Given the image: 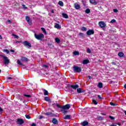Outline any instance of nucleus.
I'll list each match as a JSON object with an SVG mask.
<instances>
[{"label":"nucleus","instance_id":"4be33fe9","mask_svg":"<svg viewBox=\"0 0 126 126\" xmlns=\"http://www.w3.org/2000/svg\"><path fill=\"white\" fill-rule=\"evenodd\" d=\"M43 94L45 96H47V95H49V93L48 92V91L46 90V89L44 90Z\"/></svg>","mask_w":126,"mask_h":126},{"label":"nucleus","instance_id":"f3484780","mask_svg":"<svg viewBox=\"0 0 126 126\" xmlns=\"http://www.w3.org/2000/svg\"><path fill=\"white\" fill-rule=\"evenodd\" d=\"M77 93H83L84 92V91H83L81 88H77Z\"/></svg>","mask_w":126,"mask_h":126},{"label":"nucleus","instance_id":"603ef678","mask_svg":"<svg viewBox=\"0 0 126 126\" xmlns=\"http://www.w3.org/2000/svg\"><path fill=\"white\" fill-rule=\"evenodd\" d=\"M118 11L119 10H118L117 9H113V12H115L116 13H117V12H118Z\"/></svg>","mask_w":126,"mask_h":126},{"label":"nucleus","instance_id":"09e8293b","mask_svg":"<svg viewBox=\"0 0 126 126\" xmlns=\"http://www.w3.org/2000/svg\"><path fill=\"white\" fill-rule=\"evenodd\" d=\"M115 22H116V20H115V19H112V20L110 21V23H115Z\"/></svg>","mask_w":126,"mask_h":126},{"label":"nucleus","instance_id":"72a5a7b5","mask_svg":"<svg viewBox=\"0 0 126 126\" xmlns=\"http://www.w3.org/2000/svg\"><path fill=\"white\" fill-rule=\"evenodd\" d=\"M85 12H86V13H87L88 14L89 13H90L91 11H90V9L89 8H88V9H86V10L85 11Z\"/></svg>","mask_w":126,"mask_h":126},{"label":"nucleus","instance_id":"9b49d317","mask_svg":"<svg viewBox=\"0 0 126 126\" xmlns=\"http://www.w3.org/2000/svg\"><path fill=\"white\" fill-rule=\"evenodd\" d=\"M26 20L30 25H31V21H30V17L29 16H26Z\"/></svg>","mask_w":126,"mask_h":126},{"label":"nucleus","instance_id":"39448f33","mask_svg":"<svg viewBox=\"0 0 126 126\" xmlns=\"http://www.w3.org/2000/svg\"><path fill=\"white\" fill-rule=\"evenodd\" d=\"M94 33L95 32H94V30H89L87 32L86 34L87 36H91V35H94Z\"/></svg>","mask_w":126,"mask_h":126},{"label":"nucleus","instance_id":"49530a36","mask_svg":"<svg viewBox=\"0 0 126 126\" xmlns=\"http://www.w3.org/2000/svg\"><path fill=\"white\" fill-rule=\"evenodd\" d=\"M22 8H24L25 9H27V7H26V6H25V5L22 4Z\"/></svg>","mask_w":126,"mask_h":126},{"label":"nucleus","instance_id":"f03ea898","mask_svg":"<svg viewBox=\"0 0 126 126\" xmlns=\"http://www.w3.org/2000/svg\"><path fill=\"white\" fill-rule=\"evenodd\" d=\"M1 58H2L3 59V63L4 64L7 65L10 63V61L9 59H8V58L6 56H4L3 55H0Z\"/></svg>","mask_w":126,"mask_h":126},{"label":"nucleus","instance_id":"c756f323","mask_svg":"<svg viewBox=\"0 0 126 126\" xmlns=\"http://www.w3.org/2000/svg\"><path fill=\"white\" fill-rule=\"evenodd\" d=\"M74 56H78L79 55V52L75 51L73 52Z\"/></svg>","mask_w":126,"mask_h":126},{"label":"nucleus","instance_id":"cd10ccee","mask_svg":"<svg viewBox=\"0 0 126 126\" xmlns=\"http://www.w3.org/2000/svg\"><path fill=\"white\" fill-rule=\"evenodd\" d=\"M55 28H57V29H59V28H61V26H60V24L56 23L55 24V26H54Z\"/></svg>","mask_w":126,"mask_h":126},{"label":"nucleus","instance_id":"58836bf2","mask_svg":"<svg viewBox=\"0 0 126 126\" xmlns=\"http://www.w3.org/2000/svg\"><path fill=\"white\" fill-rule=\"evenodd\" d=\"M12 36H13L14 38H15V39H18V35H17L16 34H12Z\"/></svg>","mask_w":126,"mask_h":126},{"label":"nucleus","instance_id":"f8f14e48","mask_svg":"<svg viewBox=\"0 0 126 126\" xmlns=\"http://www.w3.org/2000/svg\"><path fill=\"white\" fill-rule=\"evenodd\" d=\"M52 123L54 125H58V124H59V121H58V120H57V119L53 118L52 120Z\"/></svg>","mask_w":126,"mask_h":126},{"label":"nucleus","instance_id":"423d86ee","mask_svg":"<svg viewBox=\"0 0 126 126\" xmlns=\"http://www.w3.org/2000/svg\"><path fill=\"white\" fill-rule=\"evenodd\" d=\"M98 25L100 28H105L107 25L105 23V22L100 21L98 23Z\"/></svg>","mask_w":126,"mask_h":126},{"label":"nucleus","instance_id":"f257e3e1","mask_svg":"<svg viewBox=\"0 0 126 126\" xmlns=\"http://www.w3.org/2000/svg\"><path fill=\"white\" fill-rule=\"evenodd\" d=\"M34 37L35 39H37V40L42 41L43 39H44V34L43 33H39V34H37V33H35Z\"/></svg>","mask_w":126,"mask_h":126},{"label":"nucleus","instance_id":"1a4fd4ad","mask_svg":"<svg viewBox=\"0 0 126 126\" xmlns=\"http://www.w3.org/2000/svg\"><path fill=\"white\" fill-rule=\"evenodd\" d=\"M79 87V86L78 85H74L71 86V88H72L74 90H76L77 88Z\"/></svg>","mask_w":126,"mask_h":126},{"label":"nucleus","instance_id":"7ed1b4c3","mask_svg":"<svg viewBox=\"0 0 126 126\" xmlns=\"http://www.w3.org/2000/svg\"><path fill=\"white\" fill-rule=\"evenodd\" d=\"M73 71L75 73H79V72H81V71H82V69H81V67L77 66H75L74 65L73 67Z\"/></svg>","mask_w":126,"mask_h":126},{"label":"nucleus","instance_id":"de8ad7c7","mask_svg":"<svg viewBox=\"0 0 126 126\" xmlns=\"http://www.w3.org/2000/svg\"><path fill=\"white\" fill-rule=\"evenodd\" d=\"M33 89H36L37 88V84H34L33 86Z\"/></svg>","mask_w":126,"mask_h":126},{"label":"nucleus","instance_id":"6ab92c4d","mask_svg":"<svg viewBox=\"0 0 126 126\" xmlns=\"http://www.w3.org/2000/svg\"><path fill=\"white\" fill-rule=\"evenodd\" d=\"M62 16L63 18H65L66 19L68 18V15L64 13H62Z\"/></svg>","mask_w":126,"mask_h":126},{"label":"nucleus","instance_id":"e433bc0d","mask_svg":"<svg viewBox=\"0 0 126 126\" xmlns=\"http://www.w3.org/2000/svg\"><path fill=\"white\" fill-rule=\"evenodd\" d=\"M87 53H88V54H91V50H90V48L87 49Z\"/></svg>","mask_w":126,"mask_h":126},{"label":"nucleus","instance_id":"680f3d73","mask_svg":"<svg viewBox=\"0 0 126 126\" xmlns=\"http://www.w3.org/2000/svg\"><path fill=\"white\" fill-rule=\"evenodd\" d=\"M101 115H102V116H106V113H101Z\"/></svg>","mask_w":126,"mask_h":126},{"label":"nucleus","instance_id":"aec40b11","mask_svg":"<svg viewBox=\"0 0 126 126\" xmlns=\"http://www.w3.org/2000/svg\"><path fill=\"white\" fill-rule=\"evenodd\" d=\"M44 115H45V116H49L50 117H52V116H53V113L52 112H46L44 113Z\"/></svg>","mask_w":126,"mask_h":126},{"label":"nucleus","instance_id":"f704fd0d","mask_svg":"<svg viewBox=\"0 0 126 126\" xmlns=\"http://www.w3.org/2000/svg\"><path fill=\"white\" fill-rule=\"evenodd\" d=\"M93 103H94V105H98V102L95 99H93Z\"/></svg>","mask_w":126,"mask_h":126},{"label":"nucleus","instance_id":"412c9836","mask_svg":"<svg viewBox=\"0 0 126 126\" xmlns=\"http://www.w3.org/2000/svg\"><path fill=\"white\" fill-rule=\"evenodd\" d=\"M63 119L64 120H70V115H67L63 118Z\"/></svg>","mask_w":126,"mask_h":126},{"label":"nucleus","instance_id":"473e14b6","mask_svg":"<svg viewBox=\"0 0 126 126\" xmlns=\"http://www.w3.org/2000/svg\"><path fill=\"white\" fill-rule=\"evenodd\" d=\"M81 30L82 31H83V32H84V31H87V29L85 27H83L81 28Z\"/></svg>","mask_w":126,"mask_h":126},{"label":"nucleus","instance_id":"6e6d98bb","mask_svg":"<svg viewBox=\"0 0 126 126\" xmlns=\"http://www.w3.org/2000/svg\"><path fill=\"white\" fill-rule=\"evenodd\" d=\"M67 87L68 88H70V87L71 88V85L68 84V85L67 86Z\"/></svg>","mask_w":126,"mask_h":126},{"label":"nucleus","instance_id":"393cba45","mask_svg":"<svg viewBox=\"0 0 126 126\" xmlns=\"http://www.w3.org/2000/svg\"><path fill=\"white\" fill-rule=\"evenodd\" d=\"M97 87H98V88H103V83L101 82L98 83Z\"/></svg>","mask_w":126,"mask_h":126},{"label":"nucleus","instance_id":"a211bd4d","mask_svg":"<svg viewBox=\"0 0 126 126\" xmlns=\"http://www.w3.org/2000/svg\"><path fill=\"white\" fill-rule=\"evenodd\" d=\"M81 125L83 126H88L89 123L87 121H84L81 123Z\"/></svg>","mask_w":126,"mask_h":126},{"label":"nucleus","instance_id":"0e129e2a","mask_svg":"<svg viewBox=\"0 0 126 126\" xmlns=\"http://www.w3.org/2000/svg\"><path fill=\"white\" fill-rule=\"evenodd\" d=\"M51 13H55V11L54 10H52L51 11Z\"/></svg>","mask_w":126,"mask_h":126},{"label":"nucleus","instance_id":"4468645a","mask_svg":"<svg viewBox=\"0 0 126 126\" xmlns=\"http://www.w3.org/2000/svg\"><path fill=\"white\" fill-rule=\"evenodd\" d=\"M17 64H18L19 65H22V66H25V64L22 63H21V61L19 60H18L17 61Z\"/></svg>","mask_w":126,"mask_h":126},{"label":"nucleus","instance_id":"c85d7f7f","mask_svg":"<svg viewBox=\"0 0 126 126\" xmlns=\"http://www.w3.org/2000/svg\"><path fill=\"white\" fill-rule=\"evenodd\" d=\"M41 29L42 31L43 32V33H44L45 35H47V31H46V29H45V28H41Z\"/></svg>","mask_w":126,"mask_h":126},{"label":"nucleus","instance_id":"e2e57ef3","mask_svg":"<svg viewBox=\"0 0 126 126\" xmlns=\"http://www.w3.org/2000/svg\"><path fill=\"white\" fill-rule=\"evenodd\" d=\"M32 126H36V124H35V123H32Z\"/></svg>","mask_w":126,"mask_h":126},{"label":"nucleus","instance_id":"37998d69","mask_svg":"<svg viewBox=\"0 0 126 126\" xmlns=\"http://www.w3.org/2000/svg\"><path fill=\"white\" fill-rule=\"evenodd\" d=\"M64 109H61V111L63 113V114H66V111L64 110Z\"/></svg>","mask_w":126,"mask_h":126},{"label":"nucleus","instance_id":"338daca9","mask_svg":"<svg viewBox=\"0 0 126 126\" xmlns=\"http://www.w3.org/2000/svg\"><path fill=\"white\" fill-rule=\"evenodd\" d=\"M124 113L125 114L126 116V110H123Z\"/></svg>","mask_w":126,"mask_h":126},{"label":"nucleus","instance_id":"a19ab883","mask_svg":"<svg viewBox=\"0 0 126 126\" xmlns=\"http://www.w3.org/2000/svg\"><path fill=\"white\" fill-rule=\"evenodd\" d=\"M25 117H26V119H28V120L31 119V117H30V116H29L28 115H26Z\"/></svg>","mask_w":126,"mask_h":126},{"label":"nucleus","instance_id":"a18cd8bd","mask_svg":"<svg viewBox=\"0 0 126 126\" xmlns=\"http://www.w3.org/2000/svg\"><path fill=\"white\" fill-rule=\"evenodd\" d=\"M110 105L111 106H117L118 104L117 103H114L113 102H110Z\"/></svg>","mask_w":126,"mask_h":126},{"label":"nucleus","instance_id":"20e7f679","mask_svg":"<svg viewBox=\"0 0 126 126\" xmlns=\"http://www.w3.org/2000/svg\"><path fill=\"white\" fill-rule=\"evenodd\" d=\"M23 44L25 47H27L29 49H31V48H32V45H31V43L26 40L23 42Z\"/></svg>","mask_w":126,"mask_h":126},{"label":"nucleus","instance_id":"0eeeda50","mask_svg":"<svg viewBox=\"0 0 126 126\" xmlns=\"http://www.w3.org/2000/svg\"><path fill=\"white\" fill-rule=\"evenodd\" d=\"M17 124L20 126L24 124V120L22 119L19 118L17 120Z\"/></svg>","mask_w":126,"mask_h":126},{"label":"nucleus","instance_id":"774afa93","mask_svg":"<svg viewBox=\"0 0 126 126\" xmlns=\"http://www.w3.org/2000/svg\"><path fill=\"white\" fill-rule=\"evenodd\" d=\"M124 88H125V89H126V84L124 85Z\"/></svg>","mask_w":126,"mask_h":126},{"label":"nucleus","instance_id":"2f4dec72","mask_svg":"<svg viewBox=\"0 0 126 126\" xmlns=\"http://www.w3.org/2000/svg\"><path fill=\"white\" fill-rule=\"evenodd\" d=\"M79 36H80V38H83V37H84V33L80 32L79 33Z\"/></svg>","mask_w":126,"mask_h":126},{"label":"nucleus","instance_id":"ddd939ff","mask_svg":"<svg viewBox=\"0 0 126 126\" xmlns=\"http://www.w3.org/2000/svg\"><path fill=\"white\" fill-rule=\"evenodd\" d=\"M21 61L22 62H28V59L27 58H26V57H22L21 58Z\"/></svg>","mask_w":126,"mask_h":126},{"label":"nucleus","instance_id":"c9c22d12","mask_svg":"<svg viewBox=\"0 0 126 126\" xmlns=\"http://www.w3.org/2000/svg\"><path fill=\"white\" fill-rule=\"evenodd\" d=\"M3 52H4V53H6V54H9V50H7V49H4Z\"/></svg>","mask_w":126,"mask_h":126},{"label":"nucleus","instance_id":"3c124183","mask_svg":"<svg viewBox=\"0 0 126 126\" xmlns=\"http://www.w3.org/2000/svg\"><path fill=\"white\" fill-rule=\"evenodd\" d=\"M43 118H44V116H39L38 117V119L39 120H42V119H43Z\"/></svg>","mask_w":126,"mask_h":126},{"label":"nucleus","instance_id":"b1692460","mask_svg":"<svg viewBox=\"0 0 126 126\" xmlns=\"http://www.w3.org/2000/svg\"><path fill=\"white\" fill-rule=\"evenodd\" d=\"M55 42H56V43H57V44H60V43L61 42V39H60V38H59V37H56L55 38Z\"/></svg>","mask_w":126,"mask_h":126},{"label":"nucleus","instance_id":"864d4df0","mask_svg":"<svg viewBox=\"0 0 126 126\" xmlns=\"http://www.w3.org/2000/svg\"><path fill=\"white\" fill-rule=\"evenodd\" d=\"M111 63H112L113 65H117V63H116L115 62H112Z\"/></svg>","mask_w":126,"mask_h":126},{"label":"nucleus","instance_id":"69168bd1","mask_svg":"<svg viewBox=\"0 0 126 126\" xmlns=\"http://www.w3.org/2000/svg\"><path fill=\"white\" fill-rule=\"evenodd\" d=\"M0 112H2V108L0 107Z\"/></svg>","mask_w":126,"mask_h":126},{"label":"nucleus","instance_id":"052dcab7","mask_svg":"<svg viewBox=\"0 0 126 126\" xmlns=\"http://www.w3.org/2000/svg\"><path fill=\"white\" fill-rule=\"evenodd\" d=\"M18 43H21V41H16V43L18 44Z\"/></svg>","mask_w":126,"mask_h":126},{"label":"nucleus","instance_id":"9d476101","mask_svg":"<svg viewBox=\"0 0 126 126\" xmlns=\"http://www.w3.org/2000/svg\"><path fill=\"white\" fill-rule=\"evenodd\" d=\"M74 8L75 9H80V5L77 3H74Z\"/></svg>","mask_w":126,"mask_h":126},{"label":"nucleus","instance_id":"dca6fc26","mask_svg":"<svg viewBox=\"0 0 126 126\" xmlns=\"http://www.w3.org/2000/svg\"><path fill=\"white\" fill-rule=\"evenodd\" d=\"M90 2L92 4H94V5H96V4H97V2H96V0H90Z\"/></svg>","mask_w":126,"mask_h":126},{"label":"nucleus","instance_id":"bf43d9fd","mask_svg":"<svg viewBox=\"0 0 126 126\" xmlns=\"http://www.w3.org/2000/svg\"><path fill=\"white\" fill-rule=\"evenodd\" d=\"M7 79H12V77H7Z\"/></svg>","mask_w":126,"mask_h":126},{"label":"nucleus","instance_id":"79ce46f5","mask_svg":"<svg viewBox=\"0 0 126 126\" xmlns=\"http://www.w3.org/2000/svg\"><path fill=\"white\" fill-rule=\"evenodd\" d=\"M48 46L49 48H53L54 47V45L50 43H48Z\"/></svg>","mask_w":126,"mask_h":126},{"label":"nucleus","instance_id":"a878e982","mask_svg":"<svg viewBox=\"0 0 126 126\" xmlns=\"http://www.w3.org/2000/svg\"><path fill=\"white\" fill-rule=\"evenodd\" d=\"M45 101H46L47 102H51V99H50V98L48 96H45L44 97Z\"/></svg>","mask_w":126,"mask_h":126},{"label":"nucleus","instance_id":"7c9ffc66","mask_svg":"<svg viewBox=\"0 0 126 126\" xmlns=\"http://www.w3.org/2000/svg\"><path fill=\"white\" fill-rule=\"evenodd\" d=\"M58 4L60 5V6H63V2L62 1H59L58 2Z\"/></svg>","mask_w":126,"mask_h":126},{"label":"nucleus","instance_id":"ea45409f","mask_svg":"<svg viewBox=\"0 0 126 126\" xmlns=\"http://www.w3.org/2000/svg\"><path fill=\"white\" fill-rule=\"evenodd\" d=\"M42 67H45V68H49V66L46 64L42 65Z\"/></svg>","mask_w":126,"mask_h":126},{"label":"nucleus","instance_id":"6e6552de","mask_svg":"<svg viewBox=\"0 0 126 126\" xmlns=\"http://www.w3.org/2000/svg\"><path fill=\"white\" fill-rule=\"evenodd\" d=\"M70 108V105H69V104H67L62 106V109L63 110H68Z\"/></svg>","mask_w":126,"mask_h":126},{"label":"nucleus","instance_id":"5701e85b","mask_svg":"<svg viewBox=\"0 0 126 126\" xmlns=\"http://www.w3.org/2000/svg\"><path fill=\"white\" fill-rule=\"evenodd\" d=\"M96 120H97V121H103V120H104V118L102 116H98L96 118Z\"/></svg>","mask_w":126,"mask_h":126},{"label":"nucleus","instance_id":"8fccbe9b","mask_svg":"<svg viewBox=\"0 0 126 126\" xmlns=\"http://www.w3.org/2000/svg\"><path fill=\"white\" fill-rule=\"evenodd\" d=\"M109 119L110 120H115V117L111 116H109Z\"/></svg>","mask_w":126,"mask_h":126},{"label":"nucleus","instance_id":"bb28decb","mask_svg":"<svg viewBox=\"0 0 126 126\" xmlns=\"http://www.w3.org/2000/svg\"><path fill=\"white\" fill-rule=\"evenodd\" d=\"M124 54L122 52H120L118 53V56L120 58H122V57H124Z\"/></svg>","mask_w":126,"mask_h":126},{"label":"nucleus","instance_id":"c03bdc74","mask_svg":"<svg viewBox=\"0 0 126 126\" xmlns=\"http://www.w3.org/2000/svg\"><path fill=\"white\" fill-rule=\"evenodd\" d=\"M24 97H27V98H29L31 97V95L29 94H24Z\"/></svg>","mask_w":126,"mask_h":126},{"label":"nucleus","instance_id":"4c0bfd02","mask_svg":"<svg viewBox=\"0 0 126 126\" xmlns=\"http://www.w3.org/2000/svg\"><path fill=\"white\" fill-rule=\"evenodd\" d=\"M56 106L57 107V108H59L60 109H62L63 106L60 105V104H59V103H56Z\"/></svg>","mask_w":126,"mask_h":126},{"label":"nucleus","instance_id":"4d7b16f0","mask_svg":"<svg viewBox=\"0 0 126 126\" xmlns=\"http://www.w3.org/2000/svg\"><path fill=\"white\" fill-rule=\"evenodd\" d=\"M20 5V4L19 3H16V6H19Z\"/></svg>","mask_w":126,"mask_h":126},{"label":"nucleus","instance_id":"2eb2a0df","mask_svg":"<svg viewBox=\"0 0 126 126\" xmlns=\"http://www.w3.org/2000/svg\"><path fill=\"white\" fill-rule=\"evenodd\" d=\"M90 63V61H89V60L88 59L84 60L83 61V64H87V63Z\"/></svg>","mask_w":126,"mask_h":126},{"label":"nucleus","instance_id":"5fc2aeb1","mask_svg":"<svg viewBox=\"0 0 126 126\" xmlns=\"http://www.w3.org/2000/svg\"><path fill=\"white\" fill-rule=\"evenodd\" d=\"M10 51L11 52V53H14V52H15V51L13 49H11Z\"/></svg>","mask_w":126,"mask_h":126},{"label":"nucleus","instance_id":"13d9d810","mask_svg":"<svg viewBox=\"0 0 126 126\" xmlns=\"http://www.w3.org/2000/svg\"><path fill=\"white\" fill-rule=\"evenodd\" d=\"M97 97H98V98L99 99H102V97H101V95H97Z\"/></svg>","mask_w":126,"mask_h":126}]
</instances>
